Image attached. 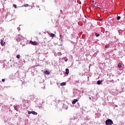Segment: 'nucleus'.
I'll use <instances>...</instances> for the list:
<instances>
[{
  "label": "nucleus",
  "instance_id": "obj_1",
  "mask_svg": "<svg viewBox=\"0 0 125 125\" xmlns=\"http://www.w3.org/2000/svg\"><path fill=\"white\" fill-rule=\"evenodd\" d=\"M113 124V121L111 119H107L105 121V125H112Z\"/></svg>",
  "mask_w": 125,
  "mask_h": 125
},
{
  "label": "nucleus",
  "instance_id": "obj_2",
  "mask_svg": "<svg viewBox=\"0 0 125 125\" xmlns=\"http://www.w3.org/2000/svg\"><path fill=\"white\" fill-rule=\"evenodd\" d=\"M30 42L33 45H38V43H37V42H33L32 41H30Z\"/></svg>",
  "mask_w": 125,
  "mask_h": 125
},
{
  "label": "nucleus",
  "instance_id": "obj_3",
  "mask_svg": "<svg viewBox=\"0 0 125 125\" xmlns=\"http://www.w3.org/2000/svg\"><path fill=\"white\" fill-rule=\"evenodd\" d=\"M48 35H50V37H51V38H54V37H55V34H53V33H48Z\"/></svg>",
  "mask_w": 125,
  "mask_h": 125
},
{
  "label": "nucleus",
  "instance_id": "obj_4",
  "mask_svg": "<svg viewBox=\"0 0 125 125\" xmlns=\"http://www.w3.org/2000/svg\"><path fill=\"white\" fill-rule=\"evenodd\" d=\"M77 102H78V99H74V101L72 102V104H76Z\"/></svg>",
  "mask_w": 125,
  "mask_h": 125
},
{
  "label": "nucleus",
  "instance_id": "obj_5",
  "mask_svg": "<svg viewBox=\"0 0 125 125\" xmlns=\"http://www.w3.org/2000/svg\"><path fill=\"white\" fill-rule=\"evenodd\" d=\"M65 74L66 75H68V74H69V69L66 68L65 69Z\"/></svg>",
  "mask_w": 125,
  "mask_h": 125
},
{
  "label": "nucleus",
  "instance_id": "obj_6",
  "mask_svg": "<svg viewBox=\"0 0 125 125\" xmlns=\"http://www.w3.org/2000/svg\"><path fill=\"white\" fill-rule=\"evenodd\" d=\"M44 73L46 75H49L50 73L48 70H46L45 71H44Z\"/></svg>",
  "mask_w": 125,
  "mask_h": 125
},
{
  "label": "nucleus",
  "instance_id": "obj_7",
  "mask_svg": "<svg viewBox=\"0 0 125 125\" xmlns=\"http://www.w3.org/2000/svg\"><path fill=\"white\" fill-rule=\"evenodd\" d=\"M0 43H1V45H4L5 42H3V41H1Z\"/></svg>",
  "mask_w": 125,
  "mask_h": 125
},
{
  "label": "nucleus",
  "instance_id": "obj_8",
  "mask_svg": "<svg viewBox=\"0 0 125 125\" xmlns=\"http://www.w3.org/2000/svg\"><path fill=\"white\" fill-rule=\"evenodd\" d=\"M118 68H122V63H119L118 64Z\"/></svg>",
  "mask_w": 125,
  "mask_h": 125
},
{
  "label": "nucleus",
  "instance_id": "obj_9",
  "mask_svg": "<svg viewBox=\"0 0 125 125\" xmlns=\"http://www.w3.org/2000/svg\"><path fill=\"white\" fill-rule=\"evenodd\" d=\"M61 85L62 86L63 85H66V83H65V82L62 83H61Z\"/></svg>",
  "mask_w": 125,
  "mask_h": 125
},
{
  "label": "nucleus",
  "instance_id": "obj_10",
  "mask_svg": "<svg viewBox=\"0 0 125 125\" xmlns=\"http://www.w3.org/2000/svg\"><path fill=\"white\" fill-rule=\"evenodd\" d=\"M32 114H33V115H38V113L34 111H32Z\"/></svg>",
  "mask_w": 125,
  "mask_h": 125
},
{
  "label": "nucleus",
  "instance_id": "obj_11",
  "mask_svg": "<svg viewBox=\"0 0 125 125\" xmlns=\"http://www.w3.org/2000/svg\"><path fill=\"white\" fill-rule=\"evenodd\" d=\"M105 48H109V47H110V45L109 44L105 45Z\"/></svg>",
  "mask_w": 125,
  "mask_h": 125
},
{
  "label": "nucleus",
  "instance_id": "obj_12",
  "mask_svg": "<svg viewBox=\"0 0 125 125\" xmlns=\"http://www.w3.org/2000/svg\"><path fill=\"white\" fill-rule=\"evenodd\" d=\"M97 83V84H101V81L100 80L98 81Z\"/></svg>",
  "mask_w": 125,
  "mask_h": 125
},
{
  "label": "nucleus",
  "instance_id": "obj_13",
  "mask_svg": "<svg viewBox=\"0 0 125 125\" xmlns=\"http://www.w3.org/2000/svg\"><path fill=\"white\" fill-rule=\"evenodd\" d=\"M17 59H20V55H18L17 56Z\"/></svg>",
  "mask_w": 125,
  "mask_h": 125
},
{
  "label": "nucleus",
  "instance_id": "obj_14",
  "mask_svg": "<svg viewBox=\"0 0 125 125\" xmlns=\"http://www.w3.org/2000/svg\"><path fill=\"white\" fill-rule=\"evenodd\" d=\"M95 35H96V37H99V36H100V34H97V33H95Z\"/></svg>",
  "mask_w": 125,
  "mask_h": 125
},
{
  "label": "nucleus",
  "instance_id": "obj_15",
  "mask_svg": "<svg viewBox=\"0 0 125 125\" xmlns=\"http://www.w3.org/2000/svg\"><path fill=\"white\" fill-rule=\"evenodd\" d=\"M60 39H63V35H60Z\"/></svg>",
  "mask_w": 125,
  "mask_h": 125
},
{
  "label": "nucleus",
  "instance_id": "obj_16",
  "mask_svg": "<svg viewBox=\"0 0 125 125\" xmlns=\"http://www.w3.org/2000/svg\"><path fill=\"white\" fill-rule=\"evenodd\" d=\"M24 6H25V7H28V6H29V4H24Z\"/></svg>",
  "mask_w": 125,
  "mask_h": 125
},
{
  "label": "nucleus",
  "instance_id": "obj_17",
  "mask_svg": "<svg viewBox=\"0 0 125 125\" xmlns=\"http://www.w3.org/2000/svg\"><path fill=\"white\" fill-rule=\"evenodd\" d=\"M117 20H120V19H121V17L120 16L117 17Z\"/></svg>",
  "mask_w": 125,
  "mask_h": 125
},
{
  "label": "nucleus",
  "instance_id": "obj_18",
  "mask_svg": "<svg viewBox=\"0 0 125 125\" xmlns=\"http://www.w3.org/2000/svg\"><path fill=\"white\" fill-rule=\"evenodd\" d=\"M13 7H15V8H17V6H16V4H13Z\"/></svg>",
  "mask_w": 125,
  "mask_h": 125
},
{
  "label": "nucleus",
  "instance_id": "obj_19",
  "mask_svg": "<svg viewBox=\"0 0 125 125\" xmlns=\"http://www.w3.org/2000/svg\"><path fill=\"white\" fill-rule=\"evenodd\" d=\"M28 115H31V114H32V111H28Z\"/></svg>",
  "mask_w": 125,
  "mask_h": 125
},
{
  "label": "nucleus",
  "instance_id": "obj_20",
  "mask_svg": "<svg viewBox=\"0 0 125 125\" xmlns=\"http://www.w3.org/2000/svg\"><path fill=\"white\" fill-rule=\"evenodd\" d=\"M94 6H95V7H97V5L96 4H94Z\"/></svg>",
  "mask_w": 125,
  "mask_h": 125
},
{
  "label": "nucleus",
  "instance_id": "obj_21",
  "mask_svg": "<svg viewBox=\"0 0 125 125\" xmlns=\"http://www.w3.org/2000/svg\"><path fill=\"white\" fill-rule=\"evenodd\" d=\"M4 81H5L4 79H2V82H4Z\"/></svg>",
  "mask_w": 125,
  "mask_h": 125
},
{
  "label": "nucleus",
  "instance_id": "obj_22",
  "mask_svg": "<svg viewBox=\"0 0 125 125\" xmlns=\"http://www.w3.org/2000/svg\"><path fill=\"white\" fill-rule=\"evenodd\" d=\"M89 98L90 100H91V97H89Z\"/></svg>",
  "mask_w": 125,
  "mask_h": 125
},
{
  "label": "nucleus",
  "instance_id": "obj_23",
  "mask_svg": "<svg viewBox=\"0 0 125 125\" xmlns=\"http://www.w3.org/2000/svg\"><path fill=\"white\" fill-rule=\"evenodd\" d=\"M61 12H62V10H61Z\"/></svg>",
  "mask_w": 125,
  "mask_h": 125
}]
</instances>
